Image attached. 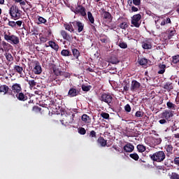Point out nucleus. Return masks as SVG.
<instances>
[{
  "instance_id": "1",
  "label": "nucleus",
  "mask_w": 179,
  "mask_h": 179,
  "mask_svg": "<svg viewBox=\"0 0 179 179\" xmlns=\"http://www.w3.org/2000/svg\"><path fill=\"white\" fill-rule=\"evenodd\" d=\"M149 157L152 160V162L162 163V162H164L166 159V153L164 151H158L154 154L150 155Z\"/></svg>"
},
{
  "instance_id": "2",
  "label": "nucleus",
  "mask_w": 179,
  "mask_h": 179,
  "mask_svg": "<svg viewBox=\"0 0 179 179\" xmlns=\"http://www.w3.org/2000/svg\"><path fill=\"white\" fill-rule=\"evenodd\" d=\"M4 40L7 41L8 43H10V44H13V45H17L19 43H20V41L19 39V37L16 35L11 34L10 32H4Z\"/></svg>"
},
{
  "instance_id": "3",
  "label": "nucleus",
  "mask_w": 179,
  "mask_h": 179,
  "mask_svg": "<svg viewBox=\"0 0 179 179\" xmlns=\"http://www.w3.org/2000/svg\"><path fill=\"white\" fill-rule=\"evenodd\" d=\"M9 14L11 17V19L17 20L22 17V10L19 9L17 6L13 5L10 8Z\"/></svg>"
},
{
  "instance_id": "4",
  "label": "nucleus",
  "mask_w": 179,
  "mask_h": 179,
  "mask_svg": "<svg viewBox=\"0 0 179 179\" xmlns=\"http://www.w3.org/2000/svg\"><path fill=\"white\" fill-rule=\"evenodd\" d=\"M99 100L106 103L108 106H111L110 103L113 101V96L108 93L103 92L99 96Z\"/></svg>"
},
{
  "instance_id": "5",
  "label": "nucleus",
  "mask_w": 179,
  "mask_h": 179,
  "mask_svg": "<svg viewBox=\"0 0 179 179\" xmlns=\"http://www.w3.org/2000/svg\"><path fill=\"white\" fill-rule=\"evenodd\" d=\"M75 117V114L73 115H65L60 122H62V125H69L70 124H73L75 122V120L73 119Z\"/></svg>"
},
{
  "instance_id": "6",
  "label": "nucleus",
  "mask_w": 179,
  "mask_h": 179,
  "mask_svg": "<svg viewBox=\"0 0 179 179\" xmlns=\"http://www.w3.org/2000/svg\"><path fill=\"white\" fill-rule=\"evenodd\" d=\"M141 19H142V15H141V14L133 15L131 17V24H133L134 27H140L141 23H142Z\"/></svg>"
},
{
  "instance_id": "7",
  "label": "nucleus",
  "mask_w": 179,
  "mask_h": 179,
  "mask_svg": "<svg viewBox=\"0 0 179 179\" xmlns=\"http://www.w3.org/2000/svg\"><path fill=\"white\" fill-rule=\"evenodd\" d=\"M73 12L76 13V15L80 14L83 17L87 16V14H86V8L82 5H78L74 9Z\"/></svg>"
},
{
  "instance_id": "8",
  "label": "nucleus",
  "mask_w": 179,
  "mask_h": 179,
  "mask_svg": "<svg viewBox=\"0 0 179 179\" xmlns=\"http://www.w3.org/2000/svg\"><path fill=\"white\" fill-rule=\"evenodd\" d=\"M60 34L64 40H66V41H69V43H71L72 40H73V35L68 33L65 30H62L60 31Z\"/></svg>"
},
{
  "instance_id": "9",
  "label": "nucleus",
  "mask_w": 179,
  "mask_h": 179,
  "mask_svg": "<svg viewBox=\"0 0 179 179\" xmlns=\"http://www.w3.org/2000/svg\"><path fill=\"white\" fill-rule=\"evenodd\" d=\"M43 105L45 106V108H48L50 110L54 108H57V106L55 105V101L52 99H47L43 102Z\"/></svg>"
},
{
  "instance_id": "10",
  "label": "nucleus",
  "mask_w": 179,
  "mask_h": 179,
  "mask_svg": "<svg viewBox=\"0 0 179 179\" xmlns=\"http://www.w3.org/2000/svg\"><path fill=\"white\" fill-rule=\"evenodd\" d=\"M174 114H173V111L165 110L162 113H161V118H164L167 121H170V118H171Z\"/></svg>"
},
{
  "instance_id": "11",
  "label": "nucleus",
  "mask_w": 179,
  "mask_h": 179,
  "mask_svg": "<svg viewBox=\"0 0 179 179\" xmlns=\"http://www.w3.org/2000/svg\"><path fill=\"white\" fill-rule=\"evenodd\" d=\"M141 85L136 80L131 81L130 90L131 92H138V89H141Z\"/></svg>"
},
{
  "instance_id": "12",
  "label": "nucleus",
  "mask_w": 179,
  "mask_h": 179,
  "mask_svg": "<svg viewBox=\"0 0 179 179\" xmlns=\"http://www.w3.org/2000/svg\"><path fill=\"white\" fill-rule=\"evenodd\" d=\"M118 22H121V23L118 25V27H120V29H128V27H129V25L128 24V23L127 22V18H124V17H120L118 18Z\"/></svg>"
},
{
  "instance_id": "13",
  "label": "nucleus",
  "mask_w": 179,
  "mask_h": 179,
  "mask_svg": "<svg viewBox=\"0 0 179 179\" xmlns=\"http://www.w3.org/2000/svg\"><path fill=\"white\" fill-rule=\"evenodd\" d=\"M73 26L74 27H77L78 32L82 33L83 31V29H85V24L79 21H74L72 22Z\"/></svg>"
},
{
  "instance_id": "14",
  "label": "nucleus",
  "mask_w": 179,
  "mask_h": 179,
  "mask_svg": "<svg viewBox=\"0 0 179 179\" xmlns=\"http://www.w3.org/2000/svg\"><path fill=\"white\" fill-rule=\"evenodd\" d=\"M79 94H80V90L73 87L71 88L68 92L69 97H76V96H79Z\"/></svg>"
},
{
  "instance_id": "15",
  "label": "nucleus",
  "mask_w": 179,
  "mask_h": 179,
  "mask_svg": "<svg viewBox=\"0 0 179 179\" xmlns=\"http://www.w3.org/2000/svg\"><path fill=\"white\" fill-rule=\"evenodd\" d=\"M33 72H34V73H35V75H41V72H43V69H41L40 62H36L35 63V66L33 69Z\"/></svg>"
},
{
  "instance_id": "16",
  "label": "nucleus",
  "mask_w": 179,
  "mask_h": 179,
  "mask_svg": "<svg viewBox=\"0 0 179 179\" xmlns=\"http://www.w3.org/2000/svg\"><path fill=\"white\" fill-rule=\"evenodd\" d=\"M11 89L13 93H20V92H22V85L18 83H15L12 85Z\"/></svg>"
},
{
  "instance_id": "17",
  "label": "nucleus",
  "mask_w": 179,
  "mask_h": 179,
  "mask_svg": "<svg viewBox=\"0 0 179 179\" xmlns=\"http://www.w3.org/2000/svg\"><path fill=\"white\" fill-rule=\"evenodd\" d=\"M124 152L127 153H131V152H134V150L135 149V146L132 145L130 143H128L127 145H125L123 148Z\"/></svg>"
},
{
  "instance_id": "18",
  "label": "nucleus",
  "mask_w": 179,
  "mask_h": 179,
  "mask_svg": "<svg viewBox=\"0 0 179 179\" xmlns=\"http://www.w3.org/2000/svg\"><path fill=\"white\" fill-rule=\"evenodd\" d=\"M72 24V22L64 24L65 30H67V31H69L70 33H75V28H73Z\"/></svg>"
},
{
  "instance_id": "19",
  "label": "nucleus",
  "mask_w": 179,
  "mask_h": 179,
  "mask_svg": "<svg viewBox=\"0 0 179 179\" xmlns=\"http://www.w3.org/2000/svg\"><path fill=\"white\" fill-rule=\"evenodd\" d=\"M15 97L19 100L20 101H26L27 100V96L26 94H24L23 92H19L15 94Z\"/></svg>"
},
{
  "instance_id": "20",
  "label": "nucleus",
  "mask_w": 179,
  "mask_h": 179,
  "mask_svg": "<svg viewBox=\"0 0 179 179\" xmlns=\"http://www.w3.org/2000/svg\"><path fill=\"white\" fill-rule=\"evenodd\" d=\"M48 44H49L48 45H45V47H51L52 50H55V51H58V50H59V45H58L57 43L52 41H49Z\"/></svg>"
},
{
  "instance_id": "21",
  "label": "nucleus",
  "mask_w": 179,
  "mask_h": 179,
  "mask_svg": "<svg viewBox=\"0 0 179 179\" xmlns=\"http://www.w3.org/2000/svg\"><path fill=\"white\" fill-rule=\"evenodd\" d=\"M88 135L91 142H96V139H97V134L94 130L91 131Z\"/></svg>"
},
{
  "instance_id": "22",
  "label": "nucleus",
  "mask_w": 179,
  "mask_h": 179,
  "mask_svg": "<svg viewBox=\"0 0 179 179\" xmlns=\"http://www.w3.org/2000/svg\"><path fill=\"white\" fill-rule=\"evenodd\" d=\"M97 143H99V145H101L102 148H106V146H107V141L104 139V137H99L97 139Z\"/></svg>"
},
{
  "instance_id": "23",
  "label": "nucleus",
  "mask_w": 179,
  "mask_h": 179,
  "mask_svg": "<svg viewBox=\"0 0 179 179\" xmlns=\"http://www.w3.org/2000/svg\"><path fill=\"white\" fill-rule=\"evenodd\" d=\"M101 16L103 17V19H108V20H113L111 19V14L108 13V11H106L104 8L102 9Z\"/></svg>"
},
{
  "instance_id": "24",
  "label": "nucleus",
  "mask_w": 179,
  "mask_h": 179,
  "mask_svg": "<svg viewBox=\"0 0 179 179\" xmlns=\"http://www.w3.org/2000/svg\"><path fill=\"white\" fill-rule=\"evenodd\" d=\"M142 48H143V50H152V43L148 41L143 42Z\"/></svg>"
},
{
  "instance_id": "25",
  "label": "nucleus",
  "mask_w": 179,
  "mask_h": 179,
  "mask_svg": "<svg viewBox=\"0 0 179 179\" xmlns=\"http://www.w3.org/2000/svg\"><path fill=\"white\" fill-rule=\"evenodd\" d=\"M71 52L76 59H79V57H80V52L79 51V50L76 48H72Z\"/></svg>"
},
{
  "instance_id": "26",
  "label": "nucleus",
  "mask_w": 179,
  "mask_h": 179,
  "mask_svg": "<svg viewBox=\"0 0 179 179\" xmlns=\"http://www.w3.org/2000/svg\"><path fill=\"white\" fill-rule=\"evenodd\" d=\"M61 55L62 57H72V52L68 49H64L61 51Z\"/></svg>"
},
{
  "instance_id": "27",
  "label": "nucleus",
  "mask_w": 179,
  "mask_h": 179,
  "mask_svg": "<svg viewBox=\"0 0 179 179\" xmlns=\"http://www.w3.org/2000/svg\"><path fill=\"white\" fill-rule=\"evenodd\" d=\"M148 61L149 60L145 57L138 59V62L141 66H146V65H148Z\"/></svg>"
},
{
  "instance_id": "28",
  "label": "nucleus",
  "mask_w": 179,
  "mask_h": 179,
  "mask_svg": "<svg viewBox=\"0 0 179 179\" xmlns=\"http://www.w3.org/2000/svg\"><path fill=\"white\" fill-rule=\"evenodd\" d=\"M158 67L159 71L157 72V73H159V75H163V73L166 72V64H159Z\"/></svg>"
},
{
  "instance_id": "29",
  "label": "nucleus",
  "mask_w": 179,
  "mask_h": 179,
  "mask_svg": "<svg viewBox=\"0 0 179 179\" xmlns=\"http://www.w3.org/2000/svg\"><path fill=\"white\" fill-rule=\"evenodd\" d=\"M176 29L171 27L168 29V38L170 40L174 34H176Z\"/></svg>"
},
{
  "instance_id": "30",
  "label": "nucleus",
  "mask_w": 179,
  "mask_h": 179,
  "mask_svg": "<svg viewBox=\"0 0 179 179\" xmlns=\"http://www.w3.org/2000/svg\"><path fill=\"white\" fill-rule=\"evenodd\" d=\"M166 151L167 152L166 155L169 157L170 155H173V145H166L165 147Z\"/></svg>"
},
{
  "instance_id": "31",
  "label": "nucleus",
  "mask_w": 179,
  "mask_h": 179,
  "mask_svg": "<svg viewBox=\"0 0 179 179\" xmlns=\"http://www.w3.org/2000/svg\"><path fill=\"white\" fill-rule=\"evenodd\" d=\"M59 76L61 80H64V79H66V78H71V73L65 71H62Z\"/></svg>"
},
{
  "instance_id": "32",
  "label": "nucleus",
  "mask_w": 179,
  "mask_h": 179,
  "mask_svg": "<svg viewBox=\"0 0 179 179\" xmlns=\"http://www.w3.org/2000/svg\"><path fill=\"white\" fill-rule=\"evenodd\" d=\"M164 89H165V90H167L168 92H170V90H173L174 89V87H173V83L169 82L166 83L164 85Z\"/></svg>"
},
{
  "instance_id": "33",
  "label": "nucleus",
  "mask_w": 179,
  "mask_h": 179,
  "mask_svg": "<svg viewBox=\"0 0 179 179\" xmlns=\"http://www.w3.org/2000/svg\"><path fill=\"white\" fill-rule=\"evenodd\" d=\"M82 121L85 122V124H90V117L87 114H83L81 117Z\"/></svg>"
},
{
  "instance_id": "34",
  "label": "nucleus",
  "mask_w": 179,
  "mask_h": 179,
  "mask_svg": "<svg viewBox=\"0 0 179 179\" xmlns=\"http://www.w3.org/2000/svg\"><path fill=\"white\" fill-rule=\"evenodd\" d=\"M1 45L3 47L1 48V51H8V47H12L10 44H9L8 43H6L5 41H2Z\"/></svg>"
},
{
  "instance_id": "35",
  "label": "nucleus",
  "mask_w": 179,
  "mask_h": 179,
  "mask_svg": "<svg viewBox=\"0 0 179 179\" xmlns=\"http://www.w3.org/2000/svg\"><path fill=\"white\" fill-rule=\"evenodd\" d=\"M9 90V87L6 85H1L0 86V93H4L6 94V92Z\"/></svg>"
},
{
  "instance_id": "36",
  "label": "nucleus",
  "mask_w": 179,
  "mask_h": 179,
  "mask_svg": "<svg viewBox=\"0 0 179 179\" xmlns=\"http://www.w3.org/2000/svg\"><path fill=\"white\" fill-rule=\"evenodd\" d=\"M14 71H15V72H17V73H19L20 75H22V73L23 72V67H22L20 66L15 65Z\"/></svg>"
},
{
  "instance_id": "37",
  "label": "nucleus",
  "mask_w": 179,
  "mask_h": 179,
  "mask_svg": "<svg viewBox=\"0 0 179 179\" xmlns=\"http://www.w3.org/2000/svg\"><path fill=\"white\" fill-rule=\"evenodd\" d=\"M110 64H113L115 65H117V64H120V60L118 58L115 57H111L110 60H109Z\"/></svg>"
},
{
  "instance_id": "38",
  "label": "nucleus",
  "mask_w": 179,
  "mask_h": 179,
  "mask_svg": "<svg viewBox=\"0 0 179 179\" xmlns=\"http://www.w3.org/2000/svg\"><path fill=\"white\" fill-rule=\"evenodd\" d=\"M100 41L101 43H103V44H107V43H108V36H107L106 35H102L100 37Z\"/></svg>"
},
{
  "instance_id": "39",
  "label": "nucleus",
  "mask_w": 179,
  "mask_h": 179,
  "mask_svg": "<svg viewBox=\"0 0 179 179\" xmlns=\"http://www.w3.org/2000/svg\"><path fill=\"white\" fill-rule=\"evenodd\" d=\"M167 108H169V110H176V104L173 103L171 101H168L166 103Z\"/></svg>"
},
{
  "instance_id": "40",
  "label": "nucleus",
  "mask_w": 179,
  "mask_h": 179,
  "mask_svg": "<svg viewBox=\"0 0 179 179\" xmlns=\"http://www.w3.org/2000/svg\"><path fill=\"white\" fill-rule=\"evenodd\" d=\"M137 150H138L140 153H143V152H145L146 147L143 145L139 144L137 145Z\"/></svg>"
},
{
  "instance_id": "41",
  "label": "nucleus",
  "mask_w": 179,
  "mask_h": 179,
  "mask_svg": "<svg viewBox=\"0 0 179 179\" xmlns=\"http://www.w3.org/2000/svg\"><path fill=\"white\" fill-rule=\"evenodd\" d=\"M88 20H90V23L93 24L94 23V17H93V14L90 11L87 13Z\"/></svg>"
},
{
  "instance_id": "42",
  "label": "nucleus",
  "mask_w": 179,
  "mask_h": 179,
  "mask_svg": "<svg viewBox=\"0 0 179 179\" xmlns=\"http://www.w3.org/2000/svg\"><path fill=\"white\" fill-rule=\"evenodd\" d=\"M27 82L29 85L30 87H34V86H36L37 85V82H36L34 80L27 79Z\"/></svg>"
},
{
  "instance_id": "43",
  "label": "nucleus",
  "mask_w": 179,
  "mask_h": 179,
  "mask_svg": "<svg viewBox=\"0 0 179 179\" xmlns=\"http://www.w3.org/2000/svg\"><path fill=\"white\" fill-rule=\"evenodd\" d=\"M52 71H53V73H55L56 76H60L61 73L62 72L61 70H59V69L57 67H53Z\"/></svg>"
},
{
  "instance_id": "44",
  "label": "nucleus",
  "mask_w": 179,
  "mask_h": 179,
  "mask_svg": "<svg viewBox=\"0 0 179 179\" xmlns=\"http://www.w3.org/2000/svg\"><path fill=\"white\" fill-rule=\"evenodd\" d=\"M129 157H131V159H133V160H135L136 162H138V160H139V155H138V154H136V152L130 154Z\"/></svg>"
},
{
  "instance_id": "45",
  "label": "nucleus",
  "mask_w": 179,
  "mask_h": 179,
  "mask_svg": "<svg viewBox=\"0 0 179 179\" xmlns=\"http://www.w3.org/2000/svg\"><path fill=\"white\" fill-rule=\"evenodd\" d=\"M81 88H82L83 92H89L92 89V87H91V85H83L81 86Z\"/></svg>"
},
{
  "instance_id": "46",
  "label": "nucleus",
  "mask_w": 179,
  "mask_h": 179,
  "mask_svg": "<svg viewBox=\"0 0 179 179\" xmlns=\"http://www.w3.org/2000/svg\"><path fill=\"white\" fill-rule=\"evenodd\" d=\"M6 58L8 62H12L13 61V56L10 53H6Z\"/></svg>"
},
{
  "instance_id": "47",
  "label": "nucleus",
  "mask_w": 179,
  "mask_h": 179,
  "mask_svg": "<svg viewBox=\"0 0 179 179\" xmlns=\"http://www.w3.org/2000/svg\"><path fill=\"white\" fill-rule=\"evenodd\" d=\"M172 62L173 64H178L179 62V55H175L172 57Z\"/></svg>"
},
{
  "instance_id": "48",
  "label": "nucleus",
  "mask_w": 179,
  "mask_h": 179,
  "mask_svg": "<svg viewBox=\"0 0 179 179\" xmlns=\"http://www.w3.org/2000/svg\"><path fill=\"white\" fill-rule=\"evenodd\" d=\"M78 132L80 134V135H86V129L83 127L78 128Z\"/></svg>"
},
{
  "instance_id": "49",
  "label": "nucleus",
  "mask_w": 179,
  "mask_h": 179,
  "mask_svg": "<svg viewBox=\"0 0 179 179\" xmlns=\"http://www.w3.org/2000/svg\"><path fill=\"white\" fill-rule=\"evenodd\" d=\"M152 142L154 143V145H160L162 143V140L160 138H152Z\"/></svg>"
},
{
  "instance_id": "50",
  "label": "nucleus",
  "mask_w": 179,
  "mask_h": 179,
  "mask_svg": "<svg viewBox=\"0 0 179 179\" xmlns=\"http://www.w3.org/2000/svg\"><path fill=\"white\" fill-rule=\"evenodd\" d=\"M39 40L42 43H47V41H48V36H40Z\"/></svg>"
},
{
  "instance_id": "51",
  "label": "nucleus",
  "mask_w": 179,
  "mask_h": 179,
  "mask_svg": "<svg viewBox=\"0 0 179 179\" xmlns=\"http://www.w3.org/2000/svg\"><path fill=\"white\" fill-rule=\"evenodd\" d=\"M101 117H102V118H104V120H108V118H110V114L103 112L102 113H101Z\"/></svg>"
},
{
  "instance_id": "52",
  "label": "nucleus",
  "mask_w": 179,
  "mask_h": 179,
  "mask_svg": "<svg viewBox=\"0 0 179 179\" xmlns=\"http://www.w3.org/2000/svg\"><path fill=\"white\" fill-rule=\"evenodd\" d=\"M114 150H116V152H120V148H117V145H113L112 148L108 149L110 152H114Z\"/></svg>"
},
{
  "instance_id": "53",
  "label": "nucleus",
  "mask_w": 179,
  "mask_h": 179,
  "mask_svg": "<svg viewBox=\"0 0 179 179\" xmlns=\"http://www.w3.org/2000/svg\"><path fill=\"white\" fill-rule=\"evenodd\" d=\"M170 179H179V175L177 173H172Z\"/></svg>"
},
{
  "instance_id": "54",
  "label": "nucleus",
  "mask_w": 179,
  "mask_h": 179,
  "mask_svg": "<svg viewBox=\"0 0 179 179\" xmlns=\"http://www.w3.org/2000/svg\"><path fill=\"white\" fill-rule=\"evenodd\" d=\"M8 24L13 29L16 28V22L15 21H9Z\"/></svg>"
},
{
  "instance_id": "55",
  "label": "nucleus",
  "mask_w": 179,
  "mask_h": 179,
  "mask_svg": "<svg viewBox=\"0 0 179 179\" xmlns=\"http://www.w3.org/2000/svg\"><path fill=\"white\" fill-rule=\"evenodd\" d=\"M119 47L120 48H128V45L125 42H122L119 43Z\"/></svg>"
},
{
  "instance_id": "56",
  "label": "nucleus",
  "mask_w": 179,
  "mask_h": 179,
  "mask_svg": "<svg viewBox=\"0 0 179 179\" xmlns=\"http://www.w3.org/2000/svg\"><path fill=\"white\" fill-rule=\"evenodd\" d=\"M38 22L41 24H42V23H43V24L47 23V20H45V18H44L43 17H38Z\"/></svg>"
},
{
  "instance_id": "57",
  "label": "nucleus",
  "mask_w": 179,
  "mask_h": 179,
  "mask_svg": "<svg viewBox=\"0 0 179 179\" xmlns=\"http://www.w3.org/2000/svg\"><path fill=\"white\" fill-rule=\"evenodd\" d=\"M124 110L126 111V113H131V106L129 104H127L125 106H124Z\"/></svg>"
},
{
  "instance_id": "58",
  "label": "nucleus",
  "mask_w": 179,
  "mask_h": 179,
  "mask_svg": "<svg viewBox=\"0 0 179 179\" xmlns=\"http://www.w3.org/2000/svg\"><path fill=\"white\" fill-rule=\"evenodd\" d=\"M136 117H143V112H142V111H137V112H136Z\"/></svg>"
},
{
  "instance_id": "59",
  "label": "nucleus",
  "mask_w": 179,
  "mask_h": 179,
  "mask_svg": "<svg viewBox=\"0 0 179 179\" xmlns=\"http://www.w3.org/2000/svg\"><path fill=\"white\" fill-rule=\"evenodd\" d=\"M6 94H9L10 96H13V97H15V94H13V90H12V89L10 90L9 87L8 92H6Z\"/></svg>"
},
{
  "instance_id": "60",
  "label": "nucleus",
  "mask_w": 179,
  "mask_h": 179,
  "mask_svg": "<svg viewBox=\"0 0 179 179\" xmlns=\"http://www.w3.org/2000/svg\"><path fill=\"white\" fill-rule=\"evenodd\" d=\"M171 163H174V164H179V157H175L173 161H171Z\"/></svg>"
},
{
  "instance_id": "61",
  "label": "nucleus",
  "mask_w": 179,
  "mask_h": 179,
  "mask_svg": "<svg viewBox=\"0 0 179 179\" xmlns=\"http://www.w3.org/2000/svg\"><path fill=\"white\" fill-rule=\"evenodd\" d=\"M133 3L136 6H139L141 5V0H133Z\"/></svg>"
},
{
  "instance_id": "62",
  "label": "nucleus",
  "mask_w": 179,
  "mask_h": 179,
  "mask_svg": "<svg viewBox=\"0 0 179 179\" xmlns=\"http://www.w3.org/2000/svg\"><path fill=\"white\" fill-rule=\"evenodd\" d=\"M123 90H124V92H128V90H129V84H126L123 87Z\"/></svg>"
},
{
  "instance_id": "63",
  "label": "nucleus",
  "mask_w": 179,
  "mask_h": 179,
  "mask_svg": "<svg viewBox=\"0 0 179 179\" xmlns=\"http://www.w3.org/2000/svg\"><path fill=\"white\" fill-rule=\"evenodd\" d=\"M159 124H167V120H166L165 118L159 120Z\"/></svg>"
},
{
  "instance_id": "64",
  "label": "nucleus",
  "mask_w": 179,
  "mask_h": 179,
  "mask_svg": "<svg viewBox=\"0 0 179 179\" xmlns=\"http://www.w3.org/2000/svg\"><path fill=\"white\" fill-rule=\"evenodd\" d=\"M23 23V21L18 20L15 22V26H17L18 27H20Z\"/></svg>"
}]
</instances>
